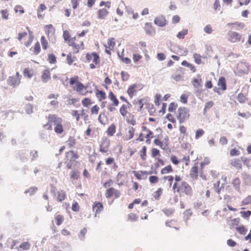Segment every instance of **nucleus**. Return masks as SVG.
I'll use <instances>...</instances> for the list:
<instances>
[{
	"label": "nucleus",
	"mask_w": 251,
	"mask_h": 251,
	"mask_svg": "<svg viewBox=\"0 0 251 251\" xmlns=\"http://www.w3.org/2000/svg\"><path fill=\"white\" fill-rule=\"evenodd\" d=\"M178 115L177 119L179 120L180 124H182L189 118V110L185 107H180L178 110Z\"/></svg>",
	"instance_id": "1"
},
{
	"label": "nucleus",
	"mask_w": 251,
	"mask_h": 251,
	"mask_svg": "<svg viewBox=\"0 0 251 251\" xmlns=\"http://www.w3.org/2000/svg\"><path fill=\"white\" fill-rule=\"evenodd\" d=\"M181 190L186 195L191 196L192 194V189L190 186L185 181H182L181 185L177 189V192H179Z\"/></svg>",
	"instance_id": "2"
},
{
	"label": "nucleus",
	"mask_w": 251,
	"mask_h": 251,
	"mask_svg": "<svg viewBox=\"0 0 251 251\" xmlns=\"http://www.w3.org/2000/svg\"><path fill=\"white\" fill-rule=\"evenodd\" d=\"M154 23L160 27H163L166 25V20L163 15H160L155 18Z\"/></svg>",
	"instance_id": "3"
},
{
	"label": "nucleus",
	"mask_w": 251,
	"mask_h": 251,
	"mask_svg": "<svg viewBox=\"0 0 251 251\" xmlns=\"http://www.w3.org/2000/svg\"><path fill=\"white\" fill-rule=\"evenodd\" d=\"M229 40L232 43L240 41L241 38V35L236 32H231L228 33Z\"/></svg>",
	"instance_id": "4"
},
{
	"label": "nucleus",
	"mask_w": 251,
	"mask_h": 251,
	"mask_svg": "<svg viewBox=\"0 0 251 251\" xmlns=\"http://www.w3.org/2000/svg\"><path fill=\"white\" fill-rule=\"evenodd\" d=\"M144 29L146 34L148 35H153L155 33V29L151 23H146L145 25Z\"/></svg>",
	"instance_id": "5"
},
{
	"label": "nucleus",
	"mask_w": 251,
	"mask_h": 251,
	"mask_svg": "<svg viewBox=\"0 0 251 251\" xmlns=\"http://www.w3.org/2000/svg\"><path fill=\"white\" fill-rule=\"evenodd\" d=\"M103 209L102 203L100 202H95L93 205V210L96 212L95 217L97 213L101 212Z\"/></svg>",
	"instance_id": "6"
},
{
	"label": "nucleus",
	"mask_w": 251,
	"mask_h": 251,
	"mask_svg": "<svg viewBox=\"0 0 251 251\" xmlns=\"http://www.w3.org/2000/svg\"><path fill=\"white\" fill-rule=\"evenodd\" d=\"M20 82V79L19 78L14 77V76H10L7 79V83L11 86H15L18 85Z\"/></svg>",
	"instance_id": "7"
},
{
	"label": "nucleus",
	"mask_w": 251,
	"mask_h": 251,
	"mask_svg": "<svg viewBox=\"0 0 251 251\" xmlns=\"http://www.w3.org/2000/svg\"><path fill=\"white\" fill-rule=\"evenodd\" d=\"M66 154V158L69 157L70 156L69 159L70 162H73L79 157L78 155L74 151H69L67 152Z\"/></svg>",
	"instance_id": "8"
},
{
	"label": "nucleus",
	"mask_w": 251,
	"mask_h": 251,
	"mask_svg": "<svg viewBox=\"0 0 251 251\" xmlns=\"http://www.w3.org/2000/svg\"><path fill=\"white\" fill-rule=\"evenodd\" d=\"M26 154V151L25 150H22L19 151L16 154V157L19 158L22 162H25L27 159L25 156Z\"/></svg>",
	"instance_id": "9"
},
{
	"label": "nucleus",
	"mask_w": 251,
	"mask_h": 251,
	"mask_svg": "<svg viewBox=\"0 0 251 251\" xmlns=\"http://www.w3.org/2000/svg\"><path fill=\"white\" fill-rule=\"evenodd\" d=\"M197 76L198 77H199V79L197 78H194L191 82L195 88H198L202 87V85L201 83V75L199 74H198L197 75Z\"/></svg>",
	"instance_id": "10"
},
{
	"label": "nucleus",
	"mask_w": 251,
	"mask_h": 251,
	"mask_svg": "<svg viewBox=\"0 0 251 251\" xmlns=\"http://www.w3.org/2000/svg\"><path fill=\"white\" fill-rule=\"evenodd\" d=\"M41 78L42 81L44 83H46L50 79V72L49 70H45L42 73Z\"/></svg>",
	"instance_id": "11"
},
{
	"label": "nucleus",
	"mask_w": 251,
	"mask_h": 251,
	"mask_svg": "<svg viewBox=\"0 0 251 251\" xmlns=\"http://www.w3.org/2000/svg\"><path fill=\"white\" fill-rule=\"evenodd\" d=\"M218 85L220 86L222 90H226V81L225 77L221 76L218 80Z\"/></svg>",
	"instance_id": "12"
},
{
	"label": "nucleus",
	"mask_w": 251,
	"mask_h": 251,
	"mask_svg": "<svg viewBox=\"0 0 251 251\" xmlns=\"http://www.w3.org/2000/svg\"><path fill=\"white\" fill-rule=\"evenodd\" d=\"M108 11L105 8L100 9L98 11V18L103 19L108 15Z\"/></svg>",
	"instance_id": "13"
},
{
	"label": "nucleus",
	"mask_w": 251,
	"mask_h": 251,
	"mask_svg": "<svg viewBox=\"0 0 251 251\" xmlns=\"http://www.w3.org/2000/svg\"><path fill=\"white\" fill-rule=\"evenodd\" d=\"M108 98L111 101H112L113 105L114 106H117L118 105L119 101L117 99L116 96L112 91L109 92L108 94Z\"/></svg>",
	"instance_id": "14"
},
{
	"label": "nucleus",
	"mask_w": 251,
	"mask_h": 251,
	"mask_svg": "<svg viewBox=\"0 0 251 251\" xmlns=\"http://www.w3.org/2000/svg\"><path fill=\"white\" fill-rule=\"evenodd\" d=\"M190 176L192 178L197 179L198 176V167L195 165L191 169Z\"/></svg>",
	"instance_id": "15"
},
{
	"label": "nucleus",
	"mask_w": 251,
	"mask_h": 251,
	"mask_svg": "<svg viewBox=\"0 0 251 251\" xmlns=\"http://www.w3.org/2000/svg\"><path fill=\"white\" fill-rule=\"evenodd\" d=\"M30 244L27 242H23L21 245L17 247L18 251H23L24 250H28L30 248Z\"/></svg>",
	"instance_id": "16"
},
{
	"label": "nucleus",
	"mask_w": 251,
	"mask_h": 251,
	"mask_svg": "<svg viewBox=\"0 0 251 251\" xmlns=\"http://www.w3.org/2000/svg\"><path fill=\"white\" fill-rule=\"evenodd\" d=\"M76 40L75 37L71 38L69 43V45L70 46H72L73 48H74L76 51L74 52L75 53H77L78 52V48L79 45L78 44H76L75 43V41Z\"/></svg>",
	"instance_id": "17"
},
{
	"label": "nucleus",
	"mask_w": 251,
	"mask_h": 251,
	"mask_svg": "<svg viewBox=\"0 0 251 251\" xmlns=\"http://www.w3.org/2000/svg\"><path fill=\"white\" fill-rule=\"evenodd\" d=\"M231 164L237 169H240L242 168L241 162L239 159H234L232 161Z\"/></svg>",
	"instance_id": "18"
},
{
	"label": "nucleus",
	"mask_w": 251,
	"mask_h": 251,
	"mask_svg": "<svg viewBox=\"0 0 251 251\" xmlns=\"http://www.w3.org/2000/svg\"><path fill=\"white\" fill-rule=\"evenodd\" d=\"M236 230L241 235H245L247 232V228L244 225L237 226Z\"/></svg>",
	"instance_id": "19"
},
{
	"label": "nucleus",
	"mask_w": 251,
	"mask_h": 251,
	"mask_svg": "<svg viewBox=\"0 0 251 251\" xmlns=\"http://www.w3.org/2000/svg\"><path fill=\"white\" fill-rule=\"evenodd\" d=\"M181 65L183 66L187 67L190 69V70L193 72L195 73L196 72V69L195 66L191 64L188 63L187 61L184 60L181 62Z\"/></svg>",
	"instance_id": "20"
},
{
	"label": "nucleus",
	"mask_w": 251,
	"mask_h": 251,
	"mask_svg": "<svg viewBox=\"0 0 251 251\" xmlns=\"http://www.w3.org/2000/svg\"><path fill=\"white\" fill-rule=\"evenodd\" d=\"M116 131V126L114 124L111 125L110 126L108 127L107 132L109 136H113Z\"/></svg>",
	"instance_id": "21"
},
{
	"label": "nucleus",
	"mask_w": 251,
	"mask_h": 251,
	"mask_svg": "<svg viewBox=\"0 0 251 251\" xmlns=\"http://www.w3.org/2000/svg\"><path fill=\"white\" fill-rule=\"evenodd\" d=\"M128 135H126L125 140H129L132 139L134 136V128L133 127H129L128 131Z\"/></svg>",
	"instance_id": "22"
},
{
	"label": "nucleus",
	"mask_w": 251,
	"mask_h": 251,
	"mask_svg": "<svg viewBox=\"0 0 251 251\" xmlns=\"http://www.w3.org/2000/svg\"><path fill=\"white\" fill-rule=\"evenodd\" d=\"M220 180L217 181L214 184V187L215 188L214 190L218 194H220L222 188H224V184H222V186L221 187H220Z\"/></svg>",
	"instance_id": "23"
},
{
	"label": "nucleus",
	"mask_w": 251,
	"mask_h": 251,
	"mask_svg": "<svg viewBox=\"0 0 251 251\" xmlns=\"http://www.w3.org/2000/svg\"><path fill=\"white\" fill-rule=\"evenodd\" d=\"M92 55H93V62L95 63V65L99 64L100 62V58L99 55L96 52H93L92 53Z\"/></svg>",
	"instance_id": "24"
},
{
	"label": "nucleus",
	"mask_w": 251,
	"mask_h": 251,
	"mask_svg": "<svg viewBox=\"0 0 251 251\" xmlns=\"http://www.w3.org/2000/svg\"><path fill=\"white\" fill-rule=\"evenodd\" d=\"M136 87L137 85L136 84H133L129 86L126 92L129 96H132L133 93L135 92V91H134V89Z\"/></svg>",
	"instance_id": "25"
},
{
	"label": "nucleus",
	"mask_w": 251,
	"mask_h": 251,
	"mask_svg": "<svg viewBox=\"0 0 251 251\" xmlns=\"http://www.w3.org/2000/svg\"><path fill=\"white\" fill-rule=\"evenodd\" d=\"M115 189L113 187H110L107 189L105 193V197L106 198L109 199L112 197L114 194Z\"/></svg>",
	"instance_id": "26"
},
{
	"label": "nucleus",
	"mask_w": 251,
	"mask_h": 251,
	"mask_svg": "<svg viewBox=\"0 0 251 251\" xmlns=\"http://www.w3.org/2000/svg\"><path fill=\"white\" fill-rule=\"evenodd\" d=\"M188 33V29H185L178 32L176 35V37L180 39H184L185 35Z\"/></svg>",
	"instance_id": "27"
},
{
	"label": "nucleus",
	"mask_w": 251,
	"mask_h": 251,
	"mask_svg": "<svg viewBox=\"0 0 251 251\" xmlns=\"http://www.w3.org/2000/svg\"><path fill=\"white\" fill-rule=\"evenodd\" d=\"M96 95L98 98H99V95L100 96V98L99 99L100 100H104L106 98V94L102 90H97V92Z\"/></svg>",
	"instance_id": "28"
},
{
	"label": "nucleus",
	"mask_w": 251,
	"mask_h": 251,
	"mask_svg": "<svg viewBox=\"0 0 251 251\" xmlns=\"http://www.w3.org/2000/svg\"><path fill=\"white\" fill-rule=\"evenodd\" d=\"M66 194L63 191L61 190L58 192V195H57V201H63L65 198Z\"/></svg>",
	"instance_id": "29"
},
{
	"label": "nucleus",
	"mask_w": 251,
	"mask_h": 251,
	"mask_svg": "<svg viewBox=\"0 0 251 251\" xmlns=\"http://www.w3.org/2000/svg\"><path fill=\"white\" fill-rule=\"evenodd\" d=\"M79 176V172L77 170H74L71 172V178L73 179H77Z\"/></svg>",
	"instance_id": "30"
},
{
	"label": "nucleus",
	"mask_w": 251,
	"mask_h": 251,
	"mask_svg": "<svg viewBox=\"0 0 251 251\" xmlns=\"http://www.w3.org/2000/svg\"><path fill=\"white\" fill-rule=\"evenodd\" d=\"M100 145L108 149L110 145V140L106 138H102V142Z\"/></svg>",
	"instance_id": "31"
},
{
	"label": "nucleus",
	"mask_w": 251,
	"mask_h": 251,
	"mask_svg": "<svg viewBox=\"0 0 251 251\" xmlns=\"http://www.w3.org/2000/svg\"><path fill=\"white\" fill-rule=\"evenodd\" d=\"M173 169L172 168V166L171 165H169L166 167H165L164 168H163L161 171V173L162 174H164L166 173H169L172 172H173Z\"/></svg>",
	"instance_id": "32"
},
{
	"label": "nucleus",
	"mask_w": 251,
	"mask_h": 251,
	"mask_svg": "<svg viewBox=\"0 0 251 251\" xmlns=\"http://www.w3.org/2000/svg\"><path fill=\"white\" fill-rule=\"evenodd\" d=\"M41 43L43 49L46 50L48 48V42L44 36L41 37Z\"/></svg>",
	"instance_id": "33"
},
{
	"label": "nucleus",
	"mask_w": 251,
	"mask_h": 251,
	"mask_svg": "<svg viewBox=\"0 0 251 251\" xmlns=\"http://www.w3.org/2000/svg\"><path fill=\"white\" fill-rule=\"evenodd\" d=\"M177 107V104L175 102H172L169 105L168 111L170 112H173L175 111Z\"/></svg>",
	"instance_id": "34"
},
{
	"label": "nucleus",
	"mask_w": 251,
	"mask_h": 251,
	"mask_svg": "<svg viewBox=\"0 0 251 251\" xmlns=\"http://www.w3.org/2000/svg\"><path fill=\"white\" fill-rule=\"evenodd\" d=\"M48 61L50 64H55L56 62V57L55 55L53 53L49 54Z\"/></svg>",
	"instance_id": "35"
},
{
	"label": "nucleus",
	"mask_w": 251,
	"mask_h": 251,
	"mask_svg": "<svg viewBox=\"0 0 251 251\" xmlns=\"http://www.w3.org/2000/svg\"><path fill=\"white\" fill-rule=\"evenodd\" d=\"M33 106L30 103H27L25 105V110L27 114H30L33 112Z\"/></svg>",
	"instance_id": "36"
},
{
	"label": "nucleus",
	"mask_w": 251,
	"mask_h": 251,
	"mask_svg": "<svg viewBox=\"0 0 251 251\" xmlns=\"http://www.w3.org/2000/svg\"><path fill=\"white\" fill-rule=\"evenodd\" d=\"M64 217L61 215H57L55 217L56 224L57 226H60L64 221Z\"/></svg>",
	"instance_id": "37"
},
{
	"label": "nucleus",
	"mask_w": 251,
	"mask_h": 251,
	"mask_svg": "<svg viewBox=\"0 0 251 251\" xmlns=\"http://www.w3.org/2000/svg\"><path fill=\"white\" fill-rule=\"evenodd\" d=\"M141 154L140 156L143 160H145L146 159V152H147V147L146 146H143L142 148V150L140 151Z\"/></svg>",
	"instance_id": "38"
},
{
	"label": "nucleus",
	"mask_w": 251,
	"mask_h": 251,
	"mask_svg": "<svg viewBox=\"0 0 251 251\" xmlns=\"http://www.w3.org/2000/svg\"><path fill=\"white\" fill-rule=\"evenodd\" d=\"M37 190H38V188L36 187H31L29 189L26 190L25 192V193L26 194V193H29L30 196H32V195H33L36 193V192L37 191Z\"/></svg>",
	"instance_id": "39"
},
{
	"label": "nucleus",
	"mask_w": 251,
	"mask_h": 251,
	"mask_svg": "<svg viewBox=\"0 0 251 251\" xmlns=\"http://www.w3.org/2000/svg\"><path fill=\"white\" fill-rule=\"evenodd\" d=\"M41 51L40 45L39 42H37L34 47V53L35 55H37Z\"/></svg>",
	"instance_id": "40"
},
{
	"label": "nucleus",
	"mask_w": 251,
	"mask_h": 251,
	"mask_svg": "<svg viewBox=\"0 0 251 251\" xmlns=\"http://www.w3.org/2000/svg\"><path fill=\"white\" fill-rule=\"evenodd\" d=\"M87 86H84V85L81 83L79 82L76 84V91L78 92H80L84 88L86 89Z\"/></svg>",
	"instance_id": "41"
},
{
	"label": "nucleus",
	"mask_w": 251,
	"mask_h": 251,
	"mask_svg": "<svg viewBox=\"0 0 251 251\" xmlns=\"http://www.w3.org/2000/svg\"><path fill=\"white\" fill-rule=\"evenodd\" d=\"M54 131L57 133H62L63 131L62 125L61 124H58L54 127Z\"/></svg>",
	"instance_id": "42"
},
{
	"label": "nucleus",
	"mask_w": 251,
	"mask_h": 251,
	"mask_svg": "<svg viewBox=\"0 0 251 251\" xmlns=\"http://www.w3.org/2000/svg\"><path fill=\"white\" fill-rule=\"evenodd\" d=\"M237 100L240 103H244L246 101V98L243 94L239 93L237 96Z\"/></svg>",
	"instance_id": "43"
},
{
	"label": "nucleus",
	"mask_w": 251,
	"mask_h": 251,
	"mask_svg": "<svg viewBox=\"0 0 251 251\" xmlns=\"http://www.w3.org/2000/svg\"><path fill=\"white\" fill-rule=\"evenodd\" d=\"M114 40V39L112 37L109 38L108 39L107 44L110 50H112L114 48L115 43Z\"/></svg>",
	"instance_id": "44"
},
{
	"label": "nucleus",
	"mask_w": 251,
	"mask_h": 251,
	"mask_svg": "<svg viewBox=\"0 0 251 251\" xmlns=\"http://www.w3.org/2000/svg\"><path fill=\"white\" fill-rule=\"evenodd\" d=\"M251 203V195L248 196L246 199L243 200L241 202V205H246Z\"/></svg>",
	"instance_id": "45"
},
{
	"label": "nucleus",
	"mask_w": 251,
	"mask_h": 251,
	"mask_svg": "<svg viewBox=\"0 0 251 251\" xmlns=\"http://www.w3.org/2000/svg\"><path fill=\"white\" fill-rule=\"evenodd\" d=\"M240 214H241L242 217H243L245 219H247L250 217L251 215V211L247 210V211H241L240 212Z\"/></svg>",
	"instance_id": "46"
},
{
	"label": "nucleus",
	"mask_w": 251,
	"mask_h": 251,
	"mask_svg": "<svg viewBox=\"0 0 251 251\" xmlns=\"http://www.w3.org/2000/svg\"><path fill=\"white\" fill-rule=\"evenodd\" d=\"M204 134V131L202 129H199L196 131L195 138L196 139H199Z\"/></svg>",
	"instance_id": "47"
},
{
	"label": "nucleus",
	"mask_w": 251,
	"mask_h": 251,
	"mask_svg": "<svg viewBox=\"0 0 251 251\" xmlns=\"http://www.w3.org/2000/svg\"><path fill=\"white\" fill-rule=\"evenodd\" d=\"M87 233V229L86 228H83L80 230V233L78 235L79 238L81 240L83 241L85 238V235Z\"/></svg>",
	"instance_id": "48"
},
{
	"label": "nucleus",
	"mask_w": 251,
	"mask_h": 251,
	"mask_svg": "<svg viewBox=\"0 0 251 251\" xmlns=\"http://www.w3.org/2000/svg\"><path fill=\"white\" fill-rule=\"evenodd\" d=\"M126 109L127 107L125 104H123L120 108V112L123 116H125L126 114L128 113Z\"/></svg>",
	"instance_id": "49"
},
{
	"label": "nucleus",
	"mask_w": 251,
	"mask_h": 251,
	"mask_svg": "<svg viewBox=\"0 0 251 251\" xmlns=\"http://www.w3.org/2000/svg\"><path fill=\"white\" fill-rule=\"evenodd\" d=\"M153 137V132L151 130H149L148 134L146 136V138H147L146 143L147 144H150L151 143V139Z\"/></svg>",
	"instance_id": "50"
},
{
	"label": "nucleus",
	"mask_w": 251,
	"mask_h": 251,
	"mask_svg": "<svg viewBox=\"0 0 251 251\" xmlns=\"http://www.w3.org/2000/svg\"><path fill=\"white\" fill-rule=\"evenodd\" d=\"M83 105L86 107H89V105L91 104V100L88 98H85L82 100Z\"/></svg>",
	"instance_id": "51"
},
{
	"label": "nucleus",
	"mask_w": 251,
	"mask_h": 251,
	"mask_svg": "<svg viewBox=\"0 0 251 251\" xmlns=\"http://www.w3.org/2000/svg\"><path fill=\"white\" fill-rule=\"evenodd\" d=\"M240 181L239 178L236 177L234 178L232 182V184L235 187V189H239L240 186Z\"/></svg>",
	"instance_id": "52"
},
{
	"label": "nucleus",
	"mask_w": 251,
	"mask_h": 251,
	"mask_svg": "<svg viewBox=\"0 0 251 251\" xmlns=\"http://www.w3.org/2000/svg\"><path fill=\"white\" fill-rule=\"evenodd\" d=\"M23 74L25 76H27L28 78H31L33 74L30 73V71L28 68H26L24 70Z\"/></svg>",
	"instance_id": "53"
},
{
	"label": "nucleus",
	"mask_w": 251,
	"mask_h": 251,
	"mask_svg": "<svg viewBox=\"0 0 251 251\" xmlns=\"http://www.w3.org/2000/svg\"><path fill=\"white\" fill-rule=\"evenodd\" d=\"M69 82H70V85H73L75 84H76L77 83L79 82L78 76H75L74 77H72L70 78Z\"/></svg>",
	"instance_id": "54"
},
{
	"label": "nucleus",
	"mask_w": 251,
	"mask_h": 251,
	"mask_svg": "<svg viewBox=\"0 0 251 251\" xmlns=\"http://www.w3.org/2000/svg\"><path fill=\"white\" fill-rule=\"evenodd\" d=\"M63 36L65 41H70L71 36L68 30L64 31Z\"/></svg>",
	"instance_id": "55"
},
{
	"label": "nucleus",
	"mask_w": 251,
	"mask_h": 251,
	"mask_svg": "<svg viewBox=\"0 0 251 251\" xmlns=\"http://www.w3.org/2000/svg\"><path fill=\"white\" fill-rule=\"evenodd\" d=\"M151 155L153 157L160 156L159 150L156 148H152L151 149Z\"/></svg>",
	"instance_id": "56"
},
{
	"label": "nucleus",
	"mask_w": 251,
	"mask_h": 251,
	"mask_svg": "<svg viewBox=\"0 0 251 251\" xmlns=\"http://www.w3.org/2000/svg\"><path fill=\"white\" fill-rule=\"evenodd\" d=\"M162 193V190L161 188H159L157 189V190L155 192V195L154 196V198L155 200H158L160 198L161 195Z\"/></svg>",
	"instance_id": "57"
},
{
	"label": "nucleus",
	"mask_w": 251,
	"mask_h": 251,
	"mask_svg": "<svg viewBox=\"0 0 251 251\" xmlns=\"http://www.w3.org/2000/svg\"><path fill=\"white\" fill-rule=\"evenodd\" d=\"M149 181L151 184L156 183L158 181V177L156 176H151L149 177Z\"/></svg>",
	"instance_id": "58"
},
{
	"label": "nucleus",
	"mask_w": 251,
	"mask_h": 251,
	"mask_svg": "<svg viewBox=\"0 0 251 251\" xmlns=\"http://www.w3.org/2000/svg\"><path fill=\"white\" fill-rule=\"evenodd\" d=\"M193 57L195 59V63L198 64H200L201 62V55L200 54H198L197 53H195L194 55H193Z\"/></svg>",
	"instance_id": "59"
},
{
	"label": "nucleus",
	"mask_w": 251,
	"mask_h": 251,
	"mask_svg": "<svg viewBox=\"0 0 251 251\" xmlns=\"http://www.w3.org/2000/svg\"><path fill=\"white\" fill-rule=\"evenodd\" d=\"M121 74L122 80L124 81H127L129 76L128 73L124 71H122Z\"/></svg>",
	"instance_id": "60"
},
{
	"label": "nucleus",
	"mask_w": 251,
	"mask_h": 251,
	"mask_svg": "<svg viewBox=\"0 0 251 251\" xmlns=\"http://www.w3.org/2000/svg\"><path fill=\"white\" fill-rule=\"evenodd\" d=\"M162 212L167 216H169L171 214H172L174 211L172 209H167V208H164L162 209Z\"/></svg>",
	"instance_id": "61"
},
{
	"label": "nucleus",
	"mask_w": 251,
	"mask_h": 251,
	"mask_svg": "<svg viewBox=\"0 0 251 251\" xmlns=\"http://www.w3.org/2000/svg\"><path fill=\"white\" fill-rule=\"evenodd\" d=\"M157 58L159 61H163L166 59V56L164 53L159 52L157 54Z\"/></svg>",
	"instance_id": "62"
},
{
	"label": "nucleus",
	"mask_w": 251,
	"mask_h": 251,
	"mask_svg": "<svg viewBox=\"0 0 251 251\" xmlns=\"http://www.w3.org/2000/svg\"><path fill=\"white\" fill-rule=\"evenodd\" d=\"M244 179L247 185H251V176L250 175H245Z\"/></svg>",
	"instance_id": "63"
},
{
	"label": "nucleus",
	"mask_w": 251,
	"mask_h": 251,
	"mask_svg": "<svg viewBox=\"0 0 251 251\" xmlns=\"http://www.w3.org/2000/svg\"><path fill=\"white\" fill-rule=\"evenodd\" d=\"M180 101L184 104L187 103L188 97L185 94H182L180 97Z\"/></svg>",
	"instance_id": "64"
}]
</instances>
